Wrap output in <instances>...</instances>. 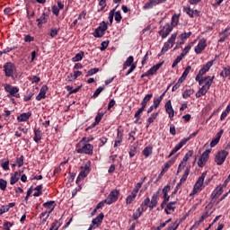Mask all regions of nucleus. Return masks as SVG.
I'll return each instance as SVG.
<instances>
[{
    "mask_svg": "<svg viewBox=\"0 0 230 230\" xmlns=\"http://www.w3.org/2000/svg\"><path fill=\"white\" fill-rule=\"evenodd\" d=\"M58 31H60V28H52L49 33V37H51V39H55V37H57V35H58Z\"/></svg>",
    "mask_w": 230,
    "mask_h": 230,
    "instance_id": "nucleus-48",
    "label": "nucleus"
},
{
    "mask_svg": "<svg viewBox=\"0 0 230 230\" xmlns=\"http://www.w3.org/2000/svg\"><path fill=\"white\" fill-rule=\"evenodd\" d=\"M51 213H53V210H50V208H46L45 211L40 214V218H44L46 215H47V218H49V216L51 215Z\"/></svg>",
    "mask_w": 230,
    "mask_h": 230,
    "instance_id": "nucleus-52",
    "label": "nucleus"
},
{
    "mask_svg": "<svg viewBox=\"0 0 230 230\" xmlns=\"http://www.w3.org/2000/svg\"><path fill=\"white\" fill-rule=\"evenodd\" d=\"M103 116H105V112H103V111H101V112H100V111H99V112L97 113L96 117H95L94 122L97 123V125H99V124H100V121H102Z\"/></svg>",
    "mask_w": 230,
    "mask_h": 230,
    "instance_id": "nucleus-53",
    "label": "nucleus"
},
{
    "mask_svg": "<svg viewBox=\"0 0 230 230\" xmlns=\"http://www.w3.org/2000/svg\"><path fill=\"white\" fill-rule=\"evenodd\" d=\"M3 69L6 78H13V75L17 72V66L10 61L3 66Z\"/></svg>",
    "mask_w": 230,
    "mask_h": 230,
    "instance_id": "nucleus-2",
    "label": "nucleus"
},
{
    "mask_svg": "<svg viewBox=\"0 0 230 230\" xmlns=\"http://www.w3.org/2000/svg\"><path fill=\"white\" fill-rule=\"evenodd\" d=\"M190 166L186 168L182 177L180 180V184H184L185 181H187L188 175H190Z\"/></svg>",
    "mask_w": 230,
    "mask_h": 230,
    "instance_id": "nucleus-35",
    "label": "nucleus"
},
{
    "mask_svg": "<svg viewBox=\"0 0 230 230\" xmlns=\"http://www.w3.org/2000/svg\"><path fill=\"white\" fill-rule=\"evenodd\" d=\"M78 76H82V71H75L74 74L67 75L66 80H68V82H75Z\"/></svg>",
    "mask_w": 230,
    "mask_h": 230,
    "instance_id": "nucleus-27",
    "label": "nucleus"
},
{
    "mask_svg": "<svg viewBox=\"0 0 230 230\" xmlns=\"http://www.w3.org/2000/svg\"><path fill=\"white\" fill-rule=\"evenodd\" d=\"M224 193V189L221 186H217L211 193L210 199H211V203L215 204V199H218L220 195Z\"/></svg>",
    "mask_w": 230,
    "mask_h": 230,
    "instance_id": "nucleus-13",
    "label": "nucleus"
},
{
    "mask_svg": "<svg viewBox=\"0 0 230 230\" xmlns=\"http://www.w3.org/2000/svg\"><path fill=\"white\" fill-rule=\"evenodd\" d=\"M213 80H215V75H213L208 81L205 83V84L199 88V90L196 93V98H200V96H206L208 91L211 89V85H213Z\"/></svg>",
    "mask_w": 230,
    "mask_h": 230,
    "instance_id": "nucleus-3",
    "label": "nucleus"
},
{
    "mask_svg": "<svg viewBox=\"0 0 230 230\" xmlns=\"http://www.w3.org/2000/svg\"><path fill=\"white\" fill-rule=\"evenodd\" d=\"M143 186V181H139L138 183L136 184L135 188L131 192L135 193L137 195L139 193V190H141V187Z\"/></svg>",
    "mask_w": 230,
    "mask_h": 230,
    "instance_id": "nucleus-57",
    "label": "nucleus"
},
{
    "mask_svg": "<svg viewBox=\"0 0 230 230\" xmlns=\"http://www.w3.org/2000/svg\"><path fill=\"white\" fill-rule=\"evenodd\" d=\"M224 134V129H221L216 136V137L210 142L211 148L217 146V143H220V137H222Z\"/></svg>",
    "mask_w": 230,
    "mask_h": 230,
    "instance_id": "nucleus-20",
    "label": "nucleus"
},
{
    "mask_svg": "<svg viewBox=\"0 0 230 230\" xmlns=\"http://www.w3.org/2000/svg\"><path fill=\"white\" fill-rule=\"evenodd\" d=\"M128 154L129 157H134L136 154H137V145L133 144L132 146H130Z\"/></svg>",
    "mask_w": 230,
    "mask_h": 230,
    "instance_id": "nucleus-38",
    "label": "nucleus"
},
{
    "mask_svg": "<svg viewBox=\"0 0 230 230\" xmlns=\"http://www.w3.org/2000/svg\"><path fill=\"white\" fill-rule=\"evenodd\" d=\"M208 48V40L206 38L201 39L198 45L194 48V51L197 55H200L204 49Z\"/></svg>",
    "mask_w": 230,
    "mask_h": 230,
    "instance_id": "nucleus-10",
    "label": "nucleus"
},
{
    "mask_svg": "<svg viewBox=\"0 0 230 230\" xmlns=\"http://www.w3.org/2000/svg\"><path fill=\"white\" fill-rule=\"evenodd\" d=\"M40 139H42V131L40 130V128H35L33 140L35 141V143H39V141H40Z\"/></svg>",
    "mask_w": 230,
    "mask_h": 230,
    "instance_id": "nucleus-24",
    "label": "nucleus"
},
{
    "mask_svg": "<svg viewBox=\"0 0 230 230\" xmlns=\"http://www.w3.org/2000/svg\"><path fill=\"white\" fill-rule=\"evenodd\" d=\"M148 206H150V198L147 197L144 199V201L141 204V208H146V209H148Z\"/></svg>",
    "mask_w": 230,
    "mask_h": 230,
    "instance_id": "nucleus-62",
    "label": "nucleus"
},
{
    "mask_svg": "<svg viewBox=\"0 0 230 230\" xmlns=\"http://www.w3.org/2000/svg\"><path fill=\"white\" fill-rule=\"evenodd\" d=\"M195 90L193 89H187L184 91V93H182V99L183 100H188V98H190V96H191V94H194Z\"/></svg>",
    "mask_w": 230,
    "mask_h": 230,
    "instance_id": "nucleus-43",
    "label": "nucleus"
},
{
    "mask_svg": "<svg viewBox=\"0 0 230 230\" xmlns=\"http://www.w3.org/2000/svg\"><path fill=\"white\" fill-rule=\"evenodd\" d=\"M60 226H62V222L60 220L56 219L50 226L49 230H58L60 229Z\"/></svg>",
    "mask_w": 230,
    "mask_h": 230,
    "instance_id": "nucleus-37",
    "label": "nucleus"
},
{
    "mask_svg": "<svg viewBox=\"0 0 230 230\" xmlns=\"http://www.w3.org/2000/svg\"><path fill=\"white\" fill-rule=\"evenodd\" d=\"M229 28L225 29L222 32L219 33L220 39L218 40V42H226V39L229 37Z\"/></svg>",
    "mask_w": 230,
    "mask_h": 230,
    "instance_id": "nucleus-25",
    "label": "nucleus"
},
{
    "mask_svg": "<svg viewBox=\"0 0 230 230\" xmlns=\"http://www.w3.org/2000/svg\"><path fill=\"white\" fill-rule=\"evenodd\" d=\"M193 42H190L188 46H186L180 56L184 58V57H186L190 53L191 48H193Z\"/></svg>",
    "mask_w": 230,
    "mask_h": 230,
    "instance_id": "nucleus-40",
    "label": "nucleus"
},
{
    "mask_svg": "<svg viewBox=\"0 0 230 230\" xmlns=\"http://www.w3.org/2000/svg\"><path fill=\"white\" fill-rule=\"evenodd\" d=\"M56 206L57 204H55L54 200L47 201L43 204V208H45L46 209H50V211H53Z\"/></svg>",
    "mask_w": 230,
    "mask_h": 230,
    "instance_id": "nucleus-33",
    "label": "nucleus"
},
{
    "mask_svg": "<svg viewBox=\"0 0 230 230\" xmlns=\"http://www.w3.org/2000/svg\"><path fill=\"white\" fill-rule=\"evenodd\" d=\"M104 217H105V215H103V213H101V214L98 215V217H96L95 218H93L92 220V224L93 226H97V227H98V225L102 224V222H103Z\"/></svg>",
    "mask_w": 230,
    "mask_h": 230,
    "instance_id": "nucleus-26",
    "label": "nucleus"
},
{
    "mask_svg": "<svg viewBox=\"0 0 230 230\" xmlns=\"http://www.w3.org/2000/svg\"><path fill=\"white\" fill-rule=\"evenodd\" d=\"M152 150H154V147L152 146H147L143 151L142 154L145 157H150L152 155Z\"/></svg>",
    "mask_w": 230,
    "mask_h": 230,
    "instance_id": "nucleus-36",
    "label": "nucleus"
},
{
    "mask_svg": "<svg viewBox=\"0 0 230 230\" xmlns=\"http://www.w3.org/2000/svg\"><path fill=\"white\" fill-rule=\"evenodd\" d=\"M118 199H119V190L115 189L110 192L107 199L104 200L108 206H111V204L118 202Z\"/></svg>",
    "mask_w": 230,
    "mask_h": 230,
    "instance_id": "nucleus-6",
    "label": "nucleus"
},
{
    "mask_svg": "<svg viewBox=\"0 0 230 230\" xmlns=\"http://www.w3.org/2000/svg\"><path fill=\"white\" fill-rule=\"evenodd\" d=\"M42 188H43L42 184L36 186L34 188V190L36 192H34L33 197H40V195H42Z\"/></svg>",
    "mask_w": 230,
    "mask_h": 230,
    "instance_id": "nucleus-45",
    "label": "nucleus"
},
{
    "mask_svg": "<svg viewBox=\"0 0 230 230\" xmlns=\"http://www.w3.org/2000/svg\"><path fill=\"white\" fill-rule=\"evenodd\" d=\"M184 12H186L187 15L191 18L199 17V13L198 10H193V9H190V7H185Z\"/></svg>",
    "mask_w": 230,
    "mask_h": 230,
    "instance_id": "nucleus-21",
    "label": "nucleus"
},
{
    "mask_svg": "<svg viewBox=\"0 0 230 230\" xmlns=\"http://www.w3.org/2000/svg\"><path fill=\"white\" fill-rule=\"evenodd\" d=\"M179 24V14H173L172 17L171 26L175 28Z\"/></svg>",
    "mask_w": 230,
    "mask_h": 230,
    "instance_id": "nucleus-47",
    "label": "nucleus"
},
{
    "mask_svg": "<svg viewBox=\"0 0 230 230\" xmlns=\"http://www.w3.org/2000/svg\"><path fill=\"white\" fill-rule=\"evenodd\" d=\"M77 154H85L86 155H93L94 152V146L91 144H84L81 148L76 150Z\"/></svg>",
    "mask_w": 230,
    "mask_h": 230,
    "instance_id": "nucleus-9",
    "label": "nucleus"
},
{
    "mask_svg": "<svg viewBox=\"0 0 230 230\" xmlns=\"http://www.w3.org/2000/svg\"><path fill=\"white\" fill-rule=\"evenodd\" d=\"M46 93H48V86L43 85L40 88V93L36 97L37 102H40V100H44V98H46Z\"/></svg>",
    "mask_w": 230,
    "mask_h": 230,
    "instance_id": "nucleus-17",
    "label": "nucleus"
},
{
    "mask_svg": "<svg viewBox=\"0 0 230 230\" xmlns=\"http://www.w3.org/2000/svg\"><path fill=\"white\" fill-rule=\"evenodd\" d=\"M5 93H7V98H21V93H19V87L13 86L10 84H5L4 85Z\"/></svg>",
    "mask_w": 230,
    "mask_h": 230,
    "instance_id": "nucleus-1",
    "label": "nucleus"
},
{
    "mask_svg": "<svg viewBox=\"0 0 230 230\" xmlns=\"http://www.w3.org/2000/svg\"><path fill=\"white\" fill-rule=\"evenodd\" d=\"M19 179H21V176H19V172L11 173L10 185L13 186V184H16V182L19 181Z\"/></svg>",
    "mask_w": 230,
    "mask_h": 230,
    "instance_id": "nucleus-29",
    "label": "nucleus"
},
{
    "mask_svg": "<svg viewBox=\"0 0 230 230\" xmlns=\"http://www.w3.org/2000/svg\"><path fill=\"white\" fill-rule=\"evenodd\" d=\"M186 143H188V138L181 139V142L178 145H176L174 148L171 151L168 157H172V155H174V154H177V152H179V150H181L184 146V145H186Z\"/></svg>",
    "mask_w": 230,
    "mask_h": 230,
    "instance_id": "nucleus-14",
    "label": "nucleus"
},
{
    "mask_svg": "<svg viewBox=\"0 0 230 230\" xmlns=\"http://www.w3.org/2000/svg\"><path fill=\"white\" fill-rule=\"evenodd\" d=\"M164 64V62L157 63L156 65L153 66L148 71V74L152 76V75H155L156 71L161 69V66Z\"/></svg>",
    "mask_w": 230,
    "mask_h": 230,
    "instance_id": "nucleus-22",
    "label": "nucleus"
},
{
    "mask_svg": "<svg viewBox=\"0 0 230 230\" xmlns=\"http://www.w3.org/2000/svg\"><path fill=\"white\" fill-rule=\"evenodd\" d=\"M136 197H137V194L131 192L127 198H126V204L127 206L130 205L131 202H134L136 200Z\"/></svg>",
    "mask_w": 230,
    "mask_h": 230,
    "instance_id": "nucleus-39",
    "label": "nucleus"
},
{
    "mask_svg": "<svg viewBox=\"0 0 230 230\" xmlns=\"http://www.w3.org/2000/svg\"><path fill=\"white\" fill-rule=\"evenodd\" d=\"M144 111H145V108L141 106V108H139L135 113L134 118H136V119H141V114H143Z\"/></svg>",
    "mask_w": 230,
    "mask_h": 230,
    "instance_id": "nucleus-56",
    "label": "nucleus"
},
{
    "mask_svg": "<svg viewBox=\"0 0 230 230\" xmlns=\"http://www.w3.org/2000/svg\"><path fill=\"white\" fill-rule=\"evenodd\" d=\"M227 155H229V152L226 149L218 151L215 156V163L217 166H222L223 163H226V159H227Z\"/></svg>",
    "mask_w": 230,
    "mask_h": 230,
    "instance_id": "nucleus-5",
    "label": "nucleus"
},
{
    "mask_svg": "<svg viewBox=\"0 0 230 230\" xmlns=\"http://www.w3.org/2000/svg\"><path fill=\"white\" fill-rule=\"evenodd\" d=\"M154 6H157V2L156 0H149L144 6V10H150L154 8Z\"/></svg>",
    "mask_w": 230,
    "mask_h": 230,
    "instance_id": "nucleus-32",
    "label": "nucleus"
},
{
    "mask_svg": "<svg viewBox=\"0 0 230 230\" xmlns=\"http://www.w3.org/2000/svg\"><path fill=\"white\" fill-rule=\"evenodd\" d=\"M31 118V111L26 112V113H22L17 117V121L19 123H22L24 121H28Z\"/></svg>",
    "mask_w": 230,
    "mask_h": 230,
    "instance_id": "nucleus-19",
    "label": "nucleus"
},
{
    "mask_svg": "<svg viewBox=\"0 0 230 230\" xmlns=\"http://www.w3.org/2000/svg\"><path fill=\"white\" fill-rule=\"evenodd\" d=\"M191 37V31L189 32H183L178 36V39L181 40H187V39H190Z\"/></svg>",
    "mask_w": 230,
    "mask_h": 230,
    "instance_id": "nucleus-50",
    "label": "nucleus"
},
{
    "mask_svg": "<svg viewBox=\"0 0 230 230\" xmlns=\"http://www.w3.org/2000/svg\"><path fill=\"white\" fill-rule=\"evenodd\" d=\"M15 202L9 203L8 205H4L0 208V215H4V213H8L10 211V208H14Z\"/></svg>",
    "mask_w": 230,
    "mask_h": 230,
    "instance_id": "nucleus-23",
    "label": "nucleus"
},
{
    "mask_svg": "<svg viewBox=\"0 0 230 230\" xmlns=\"http://www.w3.org/2000/svg\"><path fill=\"white\" fill-rule=\"evenodd\" d=\"M158 199L155 198H151V200L149 201V211H152L156 206H157Z\"/></svg>",
    "mask_w": 230,
    "mask_h": 230,
    "instance_id": "nucleus-44",
    "label": "nucleus"
},
{
    "mask_svg": "<svg viewBox=\"0 0 230 230\" xmlns=\"http://www.w3.org/2000/svg\"><path fill=\"white\" fill-rule=\"evenodd\" d=\"M209 154H211V149H207L205 152L202 153L201 156L198 161V166L199 168H204V165L208 164V161H209Z\"/></svg>",
    "mask_w": 230,
    "mask_h": 230,
    "instance_id": "nucleus-8",
    "label": "nucleus"
},
{
    "mask_svg": "<svg viewBox=\"0 0 230 230\" xmlns=\"http://www.w3.org/2000/svg\"><path fill=\"white\" fill-rule=\"evenodd\" d=\"M89 172H91V169L88 167L87 164H85L84 167H81V171L79 172V175L85 179L87 175H89Z\"/></svg>",
    "mask_w": 230,
    "mask_h": 230,
    "instance_id": "nucleus-30",
    "label": "nucleus"
},
{
    "mask_svg": "<svg viewBox=\"0 0 230 230\" xmlns=\"http://www.w3.org/2000/svg\"><path fill=\"white\" fill-rule=\"evenodd\" d=\"M165 111L171 119L175 116V111L173 110V106H172L171 100L167 101V102L165 103Z\"/></svg>",
    "mask_w": 230,
    "mask_h": 230,
    "instance_id": "nucleus-15",
    "label": "nucleus"
},
{
    "mask_svg": "<svg viewBox=\"0 0 230 230\" xmlns=\"http://www.w3.org/2000/svg\"><path fill=\"white\" fill-rule=\"evenodd\" d=\"M66 91L69 93V94H75L82 89V86H77L76 88L73 89V86L71 85H66Z\"/></svg>",
    "mask_w": 230,
    "mask_h": 230,
    "instance_id": "nucleus-42",
    "label": "nucleus"
},
{
    "mask_svg": "<svg viewBox=\"0 0 230 230\" xmlns=\"http://www.w3.org/2000/svg\"><path fill=\"white\" fill-rule=\"evenodd\" d=\"M107 141H109V138H107V137H102L101 138H99V148H102V146H105V145H107Z\"/></svg>",
    "mask_w": 230,
    "mask_h": 230,
    "instance_id": "nucleus-49",
    "label": "nucleus"
},
{
    "mask_svg": "<svg viewBox=\"0 0 230 230\" xmlns=\"http://www.w3.org/2000/svg\"><path fill=\"white\" fill-rule=\"evenodd\" d=\"M99 71H100V68H92L88 70L85 76L86 77L93 76V75H96V73H98Z\"/></svg>",
    "mask_w": 230,
    "mask_h": 230,
    "instance_id": "nucleus-63",
    "label": "nucleus"
},
{
    "mask_svg": "<svg viewBox=\"0 0 230 230\" xmlns=\"http://www.w3.org/2000/svg\"><path fill=\"white\" fill-rule=\"evenodd\" d=\"M220 76H222L223 78H227V76H229V80H230V66H226L223 67V70L220 72Z\"/></svg>",
    "mask_w": 230,
    "mask_h": 230,
    "instance_id": "nucleus-34",
    "label": "nucleus"
},
{
    "mask_svg": "<svg viewBox=\"0 0 230 230\" xmlns=\"http://www.w3.org/2000/svg\"><path fill=\"white\" fill-rule=\"evenodd\" d=\"M13 226V223L9 222V221H5L4 222V230H10V227Z\"/></svg>",
    "mask_w": 230,
    "mask_h": 230,
    "instance_id": "nucleus-64",
    "label": "nucleus"
},
{
    "mask_svg": "<svg viewBox=\"0 0 230 230\" xmlns=\"http://www.w3.org/2000/svg\"><path fill=\"white\" fill-rule=\"evenodd\" d=\"M114 15L116 22L119 24V22H121V19H123V17L121 16V11L115 12Z\"/></svg>",
    "mask_w": 230,
    "mask_h": 230,
    "instance_id": "nucleus-55",
    "label": "nucleus"
},
{
    "mask_svg": "<svg viewBox=\"0 0 230 230\" xmlns=\"http://www.w3.org/2000/svg\"><path fill=\"white\" fill-rule=\"evenodd\" d=\"M213 64H215V60H210L207 62L205 65H203V66L196 75L195 80H199V78H202L204 75H206V73H208V71L211 69V67L213 66Z\"/></svg>",
    "mask_w": 230,
    "mask_h": 230,
    "instance_id": "nucleus-7",
    "label": "nucleus"
},
{
    "mask_svg": "<svg viewBox=\"0 0 230 230\" xmlns=\"http://www.w3.org/2000/svg\"><path fill=\"white\" fill-rule=\"evenodd\" d=\"M206 175H208V171H205L202 172L201 176L198 179V181L194 184V187L200 190L202 186H204V180L206 179Z\"/></svg>",
    "mask_w": 230,
    "mask_h": 230,
    "instance_id": "nucleus-16",
    "label": "nucleus"
},
{
    "mask_svg": "<svg viewBox=\"0 0 230 230\" xmlns=\"http://www.w3.org/2000/svg\"><path fill=\"white\" fill-rule=\"evenodd\" d=\"M6 186H8V181L4 179H0V190L2 191H6Z\"/></svg>",
    "mask_w": 230,
    "mask_h": 230,
    "instance_id": "nucleus-54",
    "label": "nucleus"
},
{
    "mask_svg": "<svg viewBox=\"0 0 230 230\" xmlns=\"http://www.w3.org/2000/svg\"><path fill=\"white\" fill-rule=\"evenodd\" d=\"M175 204H177V201H171L167 203L166 208L164 209L166 215H172V213L175 211Z\"/></svg>",
    "mask_w": 230,
    "mask_h": 230,
    "instance_id": "nucleus-18",
    "label": "nucleus"
},
{
    "mask_svg": "<svg viewBox=\"0 0 230 230\" xmlns=\"http://www.w3.org/2000/svg\"><path fill=\"white\" fill-rule=\"evenodd\" d=\"M173 164V161L172 160H169L167 163L164 164V167H163V171L167 172H168V169H170Z\"/></svg>",
    "mask_w": 230,
    "mask_h": 230,
    "instance_id": "nucleus-60",
    "label": "nucleus"
},
{
    "mask_svg": "<svg viewBox=\"0 0 230 230\" xmlns=\"http://www.w3.org/2000/svg\"><path fill=\"white\" fill-rule=\"evenodd\" d=\"M84 55H85V53L81 50L74 58H72V62H80V60H82L84 58Z\"/></svg>",
    "mask_w": 230,
    "mask_h": 230,
    "instance_id": "nucleus-41",
    "label": "nucleus"
},
{
    "mask_svg": "<svg viewBox=\"0 0 230 230\" xmlns=\"http://www.w3.org/2000/svg\"><path fill=\"white\" fill-rule=\"evenodd\" d=\"M49 21V12H44L40 18L36 20L38 22V28H42L43 24H46Z\"/></svg>",
    "mask_w": 230,
    "mask_h": 230,
    "instance_id": "nucleus-12",
    "label": "nucleus"
},
{
    "mask_svg": "<svg viewBox=\"0 0 230 230\" xmlns=\"http://www.w3.org/2000/svg\"><path fill=\"white\" fill-rule=\"evenodd\" d=\"M157 116H159V112H154L153 114H151V116L147 119V123H149V125H152V123H154V121L157 119Z\"/></svg>",
    "mask_w": 230,
    "mask_h": 230,
    "instance_id": "nucleus-51",
    "label": "nucleus"
},
{
    "mask_svg": "<svg viewBox=\"0 0 230 230\" xmlns=\"http://www.w3.org/2000/svg\"><path fill=\"white\" fill-rule=\"evenodd\" d=\"M115 141H117V143H123V128H121V127L117 128V137Z\"/></svg>",
    "mask_w": 230,
    "mask_h": 230,
    "instance_id": "nucleus-31",
    "label": "nucleus"
},
{
    "mask_svg": "<svg viewBox=\"0 0 230 230\" xmlns=\"http://www.w3.org/2000/svg\"><path fill=\"white\" fill-rule=\"evenodd\" d=\"M109 22H105V21L102 22L100 26L95 29L93 35L95 37V39H102L103 35H105V31H107Z\"/></svg>",
    "mask_w": 230,
    "mask_h": 230,
    "instance_id": "nucleus-4",
    "label": "nucleus"
},
{
    "mask_svg": "<svg viewBox=\"0 0 230 230\" xmlns=\"http://www.w3.org/2000/svg\"><path fill=\"white\" fill-rule=\"evenodd\" d=\"M91 141H94V137H93V136H89L88 137H84L81 139L80 143L89 144V143H91Z\"/></svg>",
    "mask_w": 230,
    "mask_h": 230,
    "instance_id": "nucleus-59",
    "label": "nucleus"
},
{
    "mask_svg": "<svg viewBox=\"0 0 230 230\" xmlns=\"http://www.w3.org/2000/svg\"><path fill=\"white\" fill-rule=\"evenodd\" d=\"M153 97H154L153 93H148L144 97L141 102V106L143 107V109H146V105H148V102H150V100H152Z\"/></svg>",
    "mask_w": 230,
    "mask_h": 230,
    "instance_id": "nucleus-28",
    "label": "nucleus"
},
{
    "mask_svg": "<svg viewBox=\"0 0 230 230\" xmlns=\"http://www.w3.org/2000/svg\"><path fill=\"white\" fill-rule=\"evenodd\" d=\"M118 6H119V4H118L115 8L111 10L110 13H109L108 19L110 21V24H112V22H114V13H116V9L118 8Z\"/></svg>",
    "mask_w": 230,
    "mask_h": 230,
    "instance_id": "nucleus-46",
    "label": "nucleus"
},
{
    "mask_svg": "<svg viewBox=\"0 0 230 230\" xmlns=\"http://www.w3.org/2000/svg\"><path fill=\"white\" fill-rule=\"evenodd\" d=\"M172 31H173V27H172L170 23H165L158 33L162 39H166V37H168Z\"/></svg>",
    "mask_w": 230,
    "mask_h": 230,
    "instance_id": "nucleus-11",
    "label": "nucleus"
},
{
    "mask_svg": "<svg viewBox=\"0 0 230 230\" xmlns=\"http://www.w3.org/2000/svg\"><path fill=\"white\" fill-rule=\"evenodd\" d=\"M105 89V87L103 86H100L98 87L95 92L93 93V98H98V96H100V94L102 93V92Z\"/></svg>",
    "mask_w": 230,
    "mask_h": 230,
    "instance_id": "nucleus-58",
    "label": "nucleus"
},
{
    "mask_svg": "<svg viewBox=\"0 0 230 230\" xmlns=\"http://www.w3.org/2000/svg\"><path fill=\"white\" fill-rule=\"evenodd\" d=\"M16 164L19 168L24 164V155L16 158Z\"/></svg>",
    "mask_w": 230,
    "mask_h": 230,
    "instance_id": "nucleus-61",
    "label": "nucleus"
}]
</instances>
